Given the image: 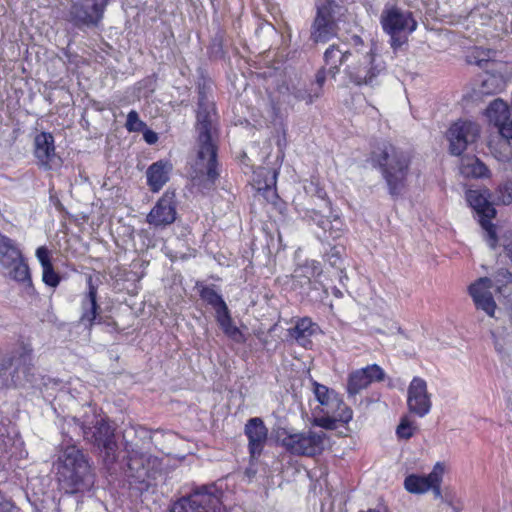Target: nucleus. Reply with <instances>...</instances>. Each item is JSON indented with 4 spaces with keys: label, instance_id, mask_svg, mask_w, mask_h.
Listing matches in <instances>:
<instances>
[{
    "label": "nucleus",
    "instance_id": "de8ad7c7",
    "mask_svg": "<svg viewBox=\"0 0 512 512\" xmlns=\"http://www.w3.org/2000/svg\"><path fill=\"white\" fill-rule=\"evenodd\" d=\"M327 75H329L331 77V74L329 73V67L327 69L325 67H323L320 70H318L316 73V76H315L316 87L315 88H319L321 92H322V87L326 81Z\"/></svg>",
    "mask_w": 512,
    "mask_h": 512
},
{
    "label": "nucleus",
    "instance_id": "2eb2a0df",
    "mask_svg": "<svg viewBox=\"0 0 512 512\" xmlns=\"http://www.w3.org/2000/svg\"><path fill=\"white\" fill-rule=\"evenodd\" d=\"M106 3H90L89 0H79L71 5L69 21L75 26L97 25L103 17Z\"/></svg>",
    "mask_w": 512,
    "mask_h": 512
},
{
    "label": "nucleus",
    "instance_id": "c03bdc74",
    "mask_svg": "<svg viewBox=\"0 0 512 512\" xmlns=\"http://www.w3.org/2000/svg\"><path fill=\"white\" fill-rule=\"evenodd\" d=\"M0 512H22V510L0 491Z\"/></svg>",
    "mask_w": 512,
    "mask_h": 512
},
{
    "label": "nucleus",
    "instance_id": "4468645a",
    "mask_svg": "<svg viewBox=\"0 0 512 512\" xmlns=\"http://www.w3.org/2000/svg\"><path fill=\"white\" fill-rule=\"evenodd\" d=\"M332 1L318 6L312 24L311 39L316 43H326L337 34V25L333 18Z\"/></svg>",
    "mask_w": 512,
    "mask_h": 512
},
{
    "label": "nucleus",
    "instance_id": "393cba45",
    "mask_svg": "<svg viewBox=\"0 0 512 512\" xmlns=\"http://www.w3.org/2000/svg\"><path fill=\"white\" fill-rule=\"evenodd\" d=\"M320 332L319 325L309 317L299 318L295 326L288 329V335L305 348L312 344L311 337Z\"/></svg>",
    "mask_w": 512,
    "mask_h": 512
},
{
    "label": "nucleus",
    "instance_id": "6e6d98bb",
    "mask_svg": "<svg viewBox=\"0 0 512 512\" xmlns=\"http://www.w3.org/2000/svg\"><path fill=\"white\" fill-rule=\"evenodd\" d=\"M322 201L324 203L325 208L329 210L330 209V204H331L330 201L327 200V199H322Z\"/></svg>",
    "mask_w": 512,
    "mask_h": 512
},
{
    "label": "nucleus",
    "instance_id": "e433bc0d",
    "mask_svg": "<svg viewBox=\"0 0 512 512\" xmlns=\"http://www.w3.org/2000/svg\"><path fill=\"white\" fill-rule=\"evenodd\" d=\"M125 127L129 132H140L146 127V124L139 118L137 111L131 110L127 115Z\"/></svg>",
    "mask_w": 512,
    "mask_h": 512
},
{
    "label": "nucleus",
    "instance_id": "bb28decb",
    "mask_svg": "<svg viewBox=\"0 0 512 512\" xmlns=\"http://www.w3.org/2000/svg\"><path fill=\"white\" fill-rule=\"evenodd\" d=\"M172 164L166 160H159L151 164L147 171V185L152 192H158L169 181Z\"/></svg>",
    "mask_w": 512,
    "mask_h": 512
},
{
    "label": "nucleus",
    "instance_id": "7ed1b4c3",
    "mask_svg": "<svg viewBox=\"0 0 512 512\" xmlns=\"http://www.w3.org/2000/svg\"><path fill=\"white\" fill-rule=\"evenodd\" d=\"M56 468L58 481L67 493L82 492L93 485L89 460L75 445H68L60 451Z\"/></svg>",
    "mask_w": 512,
    "mask_h": 512
},
{
    "label": "nucleus",
    "instance_id": "6e6552de",
    "mask_svg": "<svg viewBox=\"0 0 512 512\" xmlns=\"http://www.w3.org/2000/svg\"><path fill=\"white\" fill-rule=\"evenodd\" d=\"M328 440L322 431L308 429L301 432H284L281 445L287 452L295 456L315 457L322 454Z\"/></svg>",
    "mask_w": 512,
    "mask_h": 512
},
{
    "label": "nucleus",
    "instance_id": "864d4df0",
    "mask_svg": "<svg viewBox=\"0 0 512 512\" xmlns=\"http://www.w3.org/2000/svg\"><path fill=\"white\" fill-rule=\"evenodd\" d=\"M442 481H438L437 483H432L431 484V490L435 496V498H441L442 497V493H441V489H440V484H441Z\"/></svg>",
    "mask_w": 512,
    "mask_h": 512
},
{
    "label": "nucleus",
    "instance_id": "c85d7f7f",
    "mask_svg": "<svg viewBox=\"0 0 512 512\" xmlns=\"http://www.w3.org/2000/svg\"><path fill=\"white\" fill-rule=\"evenodd\" d=\"M196 287L198 288L200 298L215 310V314L228 308L223 297L215 290L213 285L205 286L197 283Z\"/></svg>",
    "mask_w": 512,
    "mask_h": 512
},
{
    "label": "nucleus",
    "instance_id": "79ce46f5",
    "mask_svg": "<svg viewBox=\"0 0 512 512\" xmlns=\"http://www.w3.org/2000/svg\"><path fill=\"white\" fill-rule=\"evenodd\" d=\"M497 146L499 147V154H496V157L503 162L509 161L512 158V147L510 141L499 140Z\"/></svg>",
    "mask_w": 512,
    "mask_h": 512
},
{
    "label": "nucleus",
    "instance_id": "b1692460",
    "mask_svg": "<svg viewBox=\"0 0 512 512\" xmlns=\"http://www.w3.org/2000/svg\"><path fill=\"white\" fill-rule=\"evenodd\" d=\"M444 474V465L440 462L436 463L433 470L427 476L409 475L405 478V489L413 494H422L430 490L431 484L442 481Z\"/></svg>",
    "mask_w": 512,
    "mask_h": 512
},
{
    "label": "nucleus",
    "instance_id": "13d9d810",
    "mask_svg": "<svg viewBox=\"0 0 512 512\" xmlns=\"http://www.w3.org/2000/svg\"><path fill=\"white\" fill-rule=\"evenodd\" d=\"M487 83H488V80H485V81L483 82V87H484V86H486V85H487Z\"/></svg>",
    "mask_w": 512,
    "mask_h": 512
},
{
    "label": "nucleus",
    "instance_id": "4d7b16f0",
    "mask_svg": "<svg viewBox=\"0 0 512 512\" xmlns=\"http://www.w3.org/2000/svg\"><path fill=\"white\" fill-rule=\"evenodd\" d=\"M334 294H335L336 296H340V295H341V291H340V290H338V289H336Z\"/></svg>",
    "mask_w": 512,
    "mask_h": 512
},
{
    "label": "nucleus",
    "instance_id": "cd10ccee",
    "mask_svg": "<svg viewBox=\"0 0 512 512\" xmlns=\"http://www.w3.org/2000/svg\"><path fill=\"white\" fill-rule=\"evenodd\" d=\"M313 392L317 401L323 406V411L326 414L335 411V405L341 404V399L338 394L329 389L327 386L319 384L317 382H313Z\"/></svg>",
    "mask_w": 512,
    "mask_h": 512
},
{
    "label": "nucleus",
    "instance_id": "f3484780",
    "mask_svg": "<svg viewBox=\"0 0 512 512\" xmlns=\"http://www.w3.org/2000/svg\"><path fill=\"white\" fill-rule=\"evenodd\" d=\"M34 155L37 164L44 170H52L61 164V159L55 151L54 137L51 133L41 132L36 135Z\"/></svg>",
    "mask_w": 512,
    "mask_h": 512
},
{
    "label": "nucleus",
    "instance_id": "0eeeda50",
    "mask_svg": "<svg viewBox=\"0 0 512 512\" xmlns=\"http://www.w3.org/2000/svg\"><path fill=\"white\" fill-rule=\"evenodd\" d=\"M215 485H202L175 501L170 512H227Z\"/></svg>",
    "mask_w": 512,
    "mask_h": 512
},
{
    "label": "nucleus",
    "instance_id": "37998d69",
    "mask_svg": "<svg viewBox=\"0 0 512 512\" xmlns=\"http://www.w3.org/2000/svg\"><path fill=\"white\" fill-rule=\"evenodd\" d=\"M494 126L498 128V131L501 135L500 140H512V120H510V117L508 120L502 121L498 124H495Z\"/></svg>",
    "mask_w": 512,
    "mask_h": 512
},
{
    "label": "nucleus",
    "instance_id": "8fccbe9b",
    "mask_svg": "<svg viewBox=\"0 0 512 512\" xmlns=\"http://www.w3.org/2000/svg\"><path fill=\"white\" fill-rule=\"evenodd\" d=\"M351 43V49H375L373 44L365 45L362 38L358 35H353L351 37Z\"/></svg>",
    "mask_w": 512,
    "mask_h": 512
},
{
    "label": "nucleus",
    "instance_id": "9d476101",
    "mask_svg": "<svg viewBox=\"0 0 512 512\" xmlns=\"http://www.w3.org/2000/svg\"><path fill=\"white\" fill-rule=\"evenodd\" d=\"M466 199L479 216V223L485 231L486 242L494 249L497 246L498 237L495 226L491 223V219L495 217L496 210L488 201L487 191L468 190L466 192Z\"/></svg>",
    "mask_w": 512,
    "mask_h": 512
},
{
    "label": "nucleus",
    "instance_id": "39448f33",
    "mask_svg": "<svg viewBox=\"0 0 512 512\" xmlns=\"http://www.w3.org/2000/svg\"><path fill=\"white\" fill-rule=\"evenodd\" d=\"M126 454L124 473L129 484L140 492L156 485L163 474L162 459L132 445L126 446Z\"/></svg>",
    "mask_w": 512,
    "mask_h": 512
},
{
    "label": "nucleus",
    "instance_id": "412c9836",
    "mask_svg": "<svg viewBox=\"0 0 512 512\" xmlns=\"http://www.w3.org/2000/svg\"><path fill=\"white\" fill-rule=\"evenodd\" d=\"M303 218L315 223L324 232V238L339 239L343 236L345 225L339 216L332 218L324 216L320 211L314 208H307L303 211Z\"/></svg>",
    "mask_w": 512,
    "mask_h": 512
},
{
    "label": "nucleus",
    "instance_id": "a18cd8bd",
    "mask_svg": "<svg viewBox=\"0 0 512 512\" xmlns=\"http://www.w3.org/2000/svg\"><path fill=\"white\" fill-rule=\"evenodd\" d=\"M36 257L41 264L42 268L52 266V261L50 258V252L45 246H40L36 250Z\"/></svg>",
    "mask_w": 512,
    "mask_h": 512
},
{
    "label": "nucleus",
    "instance_id": "aec40b11",
    "mask_svg": "<svg viewBox=\"0 0 512 512\" xmlns=\"http://www.w3.org/2000/svg\"><path fill=\"white\" fill-rule=\"evenodd\" d=\"M384 378L385 372L379 365H368L349 375L347 392L349 395L355 396L363 389H366L371 383L383 381Z\"/></svg>",
    "mask_w": 512,
    "mask_h": 512
},
{
    "label": "nucleus",
    "instance_id": "4be33fe9",
    "mask_svg": "<svg viewBox=\"0 0 512 512\" xmlns=\"http://www.w3.org/2000/svg\"><path fill=\"white\" fill-rule=\"evenodd\" d=\"M84 438L93 443L99 449H108L112 451L114 447V431L111 426L103 419L97 420L93 427L79 426Z\"/></svg>",
    "mask_w": 512,
    "mask_h": 512
},
{
    "label": "nucleus",
    "instance_id": "6ab92c4d",
    "mask_svg": "<svg viewBox=\"0 0 512 512\" xmlns=\"http://www.w3.org/2000/svg\"><path fill=\"white\" fill-rule=\"evenodd\" d=\"M492 287V280L488 277H482L472 283L468 288L475 307L478 310L484 311L489 317L495 316L497 308L496 302L491 293Z\"/></svg>",
    "mask_w": 512,
    "mask_h": 512
},
{
    "label": "nucleus",
    "instance_id": "58836bf2",
    "mask_svg": "<svg viewBox=\"0 0 512 512\" xmlns=\"http://www.w3.org/2000/svg\"><path fill=\"white\" fill-rule=\"evenodd\" d=\"M42 280L47 286L56 288L60 284L61 277L57 272H55L52 265L42 268Z\"/></svg>",
    "mask_w": 512,
    "mask_h": 512
},
{
    "label": "nucleus",
    "instance_id": "c756f323",
    "mask_svg": "<svg viewBox=\"0 0 512 512\" xmlns=\"http://www.w3.org/2000/svg\"><path fill=\"white\" fill-rule=\"evenodd\" d=\"M216 320L223 330L224 334L231 338L233 341L237 343H242L244 341V336L242 332L233 324L229 309L223 310L216 315Z\"/></svg>",
    "mask_w": 512,
    "mask_h": 512
},
{
    "label": "nucleus",
    "instance_id": "3c124183",
    "mask_svg": "<svg viewBox=\"0 0 512 512\" xmlns=\"http://www.w3.org/2000/svg\"><path fill=\"white\" fill-rule=\"evenodd\" d=\"M143 137L148 144H154L158 140L157 134L152 130H146Z\"/></svg>",
    "mask_w": 512,
    "mask_h": 512
},
{
    "label": "nucleus",
    "instance_id": "f03ea898",
    "mask_svg": "<svg viewBox=\"0 0 512 512\" xmlns=\"http://www.w3.org/2000/svg\"><path fill=\"white\" fill-rule=\"evenodd\" d=\"M213 104L200 92L197 111L198 151L195 162L197 175H205L210 186L215 184L217 172V147L213 142Z\"/></svg>",
    "mask_w": 512,
    "mask_h": 512
},
{
    "label": "nucleus",
    "instance_id": "5fc2aeb1",
    "mask_svg": "<svg viewBox=\"0 0 512 512\" xmlns=\"http://www.w3.org/2000/svg\"><path fill=\"white\" fill-rule=\"evenodd\" d=\"M505 250L507 252L508 257L512 261V237L508 244L505 245Z\"/></svg>",
    "mask_w": 512,
    "mask_h": 512
},
{
    "label": "nucleus",
    "instance_id": "49530a36",
    "mask_svg": "<svg viewBox=\"0 0 512 512\" xmlns=\"http://www.w3.org/2000/svg\"><path fill=\"white\" fill-rule=\"evenodd\" d=\"M336 419L332 417H320V418H314L312 424L324 429H335L336 428Z\"/></svg>",
    "mask_w": 512,
    "mask_h": 512
},
{
    "label": "nucleus",
    "instance_id": "ddd939ff",
    "mask_svg": "<svg viewBox=\"0 0 512 512\" xmlns=\"http://www.w3.org/2000/svg\"><path fill=\"white\" fill-rule=\"evenodd\" d=\"M175 193L166 191L146 216V222L154 228H165L175 222L177 217Z\"/></svg>",
    "mask_w": 512,
    "mask_h": 512
},
{
    "label": "nucleus",
    "instance_id": "9b49d317",
    "mask_svg": "<svg viewBox=\"0 0 512 512\" xmlns=\"http://www.w3.org/2000/svg\"><path fill=\"white\" fill-rule=\"evenodd\" d=\"M383 30L389 34L408 35L417 28V21L410 11H403L396 6L385 7L380 17Z\"/></svg>",
    "mask_w": 512,
    "mask_h": 512
},
{
    "label": "nucleus",
    "instance_id": "603ef678",
    "mask_svg": "<svg viewBox=\"0 0 512 512\" xmlns=\"http://www.w3.org/2000/svg\"><path fill=\"white\" fill-rule=\"evenodd\" d=\"M498 276H501L503 278V282H505V283L512 282V273L506 269L499 270Z\"/></svg>",
    "mask_w": 512,
    "mask_h": 512
},
{
    "label": "nucleus",
    "instance_id": "2f4dec72",
    "mask_svg": "<svg viewBox=\"0 0 512 512\" xmlns=\"http://www.w3.org/2000/svg\"><path fill=\"white\" fill-rule=\"evenodd\" d=\"M486 116L490 123L498 124L510 117L509 107L503 100L495 99L487 107Z\"/></svg>",
    "mask_w": 512,
    "mask_h": 512
},
{
    "label": "nucleus",
    "instance_id": "c9c22d12",
    "mask_svg": "<svg viewBox=\"0 0 512 512\" xmlns=\"http://www.w3.org/2000/svg\"><path fill=\"white\" fill-rule=\"evenodd\" d=\"M416 429V425H414L407 417H403L396 429V434L399 439L408 440L414 435Z\"/></svg>",
    "mask_w": 512,
    "mask_h": 512
},
{
    "label": "nucleus",
    "instance_id": "5701e85b",
    "mask_svg": "<svg viewBox=\"0 0 512 512\" xmlns=\"http://www.w3.org/2000/svg\"><path fill=\"white\" fill-rule=\"evenodd\" d=\"M245 435L249 440L248 448L252 458L261 455L268 437V429L261 418H251L245 424Z\"/></svg>",
    "mask_w": 512,
    "mask_h": 512
},
{
    "label": "nucleus",
    "instance_id": "7c9ffc66",
    "mask_svg": "<svg viewBox=\"0 0 512 512\" xmlns=\"http://www.w3.org/2000/svg\"><path fill=\"white\" fill-rule=\"evenodd\" d=\"M461 174L465 177L482 178L488 176L486 165L476 157H466L461 160Z\"/></svg>",
    "mask_w": 512,
    "mask_h": 512
},
{
    "label": "nucleus",
    "instance_id": "a211bd4d",
    "mask_svg": "<svg viewBox=\"0 0 512 512\" xmlns=\"http://www.w3.org/2000/svg\"><path fill=\"white\" fill-rule=\"evenodd\" d=\"M322 268L315 260H306L298 265L292 274V287L299 289L301 293L308 294L312 289H318L317 278L321 275Z\"/></svg>",
    "mask_w": 512,
    "mask_h": 512
},
{
    "label": "nucleus",
    "instance_id": "f257e3e1",
    "mask_svg": "<svg viewBox=\"0 0 512 512\" xmlns=\"http://www.w3.org/2000/svg\"><path fill=\"white\" fill-rule=\"evenodd\" d=\"M325 65L329 66L331 78H335L344 65V73L355 86H375L378 77L386 70L385 62L375 49L342 50L339 45H330L324 53Z\"/></svg>",
    "mask_w": 512,
    "mask_h": 512
},
{
    "label": "nucleus",
    "instance_id": "72a5a7b5",
    "mask_svg": "<svg viewBox=\"0 0 512 512\" xmlns=\"http://www.w3.org/2000/svg\"><path fill=\"white\" fill-rule=\"evenodd\" d=\"M291 94L298 101H305L307 104H312L321 96V91L319 88L308 89L305 87H293Z\"/></svg>",
    "mask_w": 512,
    "mask_h": 512
},
{
    "label": "nucleus",
    "instance_id": "423d86ee",
    "mask_svg": "<svg viewBox=\"0 0 512 512\" xmlns=\"http://www.w3.org/2000/svg\"><path fill=\"white\" fill-rule=\"evenodd\" d=\"M33 349L21 343L0 354V379L7 388L24 386L33 376Z\"/></svg>",
    "mask_w": 512,
    "mask_h": 512
},
{
    "label": "nucleus",
    "instance_id": "1a4fd4ad",
    "mask_svg": "<svg viewBox=\"0 0 512 512\" xmlns=\"http://www.w3.org/2000/svg\"><path fill=\"white\" fill-rule=\"evenodd\" d=\"M0 265L7 270L11 279L31 283L30 270L20 249L11 238L4 235H0Z\"/></svg>",
    "mask_w": 512,
    "mask_h": 512
},
{
    "label": "nucleus",
    "instance_id": "09e8293b",
    "mask_svg": "<svg viewBox=\"0 0 512 512\" xmlns=\"http://www.w3.org/2000/svg\"><path fill=\"white\" fill-rule=\"evenodd\" d=\"M407 41V35L394 34L390 35V45L394 50L400 48Z\"/></svg>",
    "mask_w": 512,
    "mask_h": 512
},
{
    "label": "nucleus",
    "instance_id": "dca6fc26",
    "mask_svg": "<svg viewBox=\"0 0 512 512\" xmlns=\"http://www.w3.org/2000/svg\"><path fill=\"white\" fill-rule=\"evenodd\" d=\"M407 406L409 411L418 417H424L430 412L432 402L424 379L414 377L410 382L407 391Z\"/></svg>",
    "mask_w": 512,
    "mask_h": 512
},
{
    "label": "nucleus",
    "instance_id": "a878e982",
    "mask_svg": "<svg viewBox=\"0 0 512 512\" xmlns=\"http://www.w3.org/2000/svg\"><path fill=\"white\" fill-rule=\"evenodd\" d=\"M82 314L80 324L87 329H91L98 315L99 306L97 304V288L90 277L88 280V292L82 300Z\"/></svg>",
    "mask_w": 512,
    "mask_h": 512
},
{
    "label": "nucleus",
    "instance_id": "473e14b6",
    "mask_svg": "<svg viewBox=\"0 0 512 512\" xmlns=\"http://www.w3.org/2000/svg\"><path fill=\"white\" fill-rule=\"evenodd\" d=\"M496 57V51L484 48H475L471 54L467 56V62L476 65L481 69H487L491 61Z\"/></svg>",
    "mask_w": 512,
    "mask_h": 512
},
{
    "label": "nucleus",
    "instance_id": "a19ab883",
    "mask_svg": "<svg viewBox=\"0 0 512 512\" xmlns=\"http://www.w3.org/2000/svg\"><path fill=\"white\" fill-rule=\"evenodd\" d=\"M497 200L504 205L512 203V182H506L499 186Z\"/></svg>",
    "mask_w": 512,
    "mask_h": 512
},
{
    "label": "nucleus",
    "instance_id": "ea45409f",
    "mask_svg": "<svg viewBox=\"0 0 512 512\" xmlns=\"http://www.w3.org/2000/svg\"><path fill=\"white\" fill-rule=\"evenodd\" d=\"M103 453V462L110 474L115 472L114 465L117 460L116 451H117V443L114 442V447L112 451H108V449H100Z\"/></svg>",
    "mask_w": 512,
    "mask_h": 512
},
{
    "label": "nucleus",
    "instance_id": "4c0bfd02",
    "mask_svg": "<svg viewBox=\"0 0 512 512\" xmlns=\"http://www.w3.org/2000/svg\"><path fill=\"white\" fill-rule=\"evenodd\" d=\"M329 414H332L336 421L343 423H348L352 420L353 417L352 409L348 407L342 400L340 405H335V411L330 412Z\"/></svg>",
    "mask_w": 512,
    "mask_h": 512
},
{
    "label": "nucleus",
    "instance_id": "f8f14e48",
    "mask_svg": "<svg viewBox=\"0 0 512 512\" xmlns=\"http://www.w3.org/2000/svg\"><path fill=\"white\" fill-rule=\"evenodd\" d=\"M479 135L480 128L478 124L471 121L455 122L447 133L450 153L455 156L461 155L469 144L478 139Z\"/></svg>",
    "mask_w": 512,
    "mask_h": 512
},
{
    "label": "nucleus",
    "instance_id": "20e7f679",
    "mask_svg": "<svg viewBox=\"0 0 512 512\" xmlns=\"http://www.w3.org/2000/svg\"><path fill=\"white\" fill-rule=\"evenodd\" d=\"M372 163L385 179L392 196L401 194L409 172L410 157L390 143H382L371 153Z\"/></svg>",
    "mask_w": 512,
    "mask_h": 512
},
{
    "label": "nucleus",
    "instance_id": "f704fd0d",
    "mask_svg": "<svg viewBox=\"0 0 512 512\" xmlns=\"http://www.w3.org/2000/svg\"><path fill=\"white\" fill-rule=\"evenodd\" d=\"M344 247L341 245H335L331 247L330 251L326 253V260L328 263L342 272V256L344 254Z\"/></svg>",
    "mask_w": 512,
    "mask_h": 512
}]
</instances>
